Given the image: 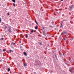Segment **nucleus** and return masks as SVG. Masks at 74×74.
I'll return each mask as SVG.
<instances>
[{"mask_svg": "<svg viewBox=\"0 0 74 74\" xmlns=\"http://www.w3.org/2000/svg\"><path fill=\"white\" fill-rule=\"evenodd\" d=\"M9 29H7V30H8V33H11V27L9 28Z\"/></svg>", "mask_w": 74, "mask_h": 74, "instance_id": "nucleus-1", "label": "nucleus"}, {"mask_svg": "<svg viewBox=\"0 0 74 74\" xmlns=\"http://www.w3.org/2000/svg\"><path fill=\"white\" fill-rule=\"evenodd\" d=\"M69 71L72 73H73L74 72V71H73V68H70L69 69Z\"/></svg>", "mask_w": 74, "mask_h": 74, "instance_id": "nucleus-2", "label": "nucleus"}, {"mask_svg": "<svg viewBox=\"0 0 74 74\" xmlns=\"http://www.w3.org/2000/svg\"><path fill=\"white\" fill-rule=\"evenodd\" d=\"M11 45H12H12H15V43L12 42Z\"/></svg>", "mask_w": 74, "mask_h": 74, "instance_id": "nucleus-3", "label": "nucleus"}, {"mask_svg": "<svg viewBox=\"0 0 74 74\" xmlns=\"http://www.w3.org/2000/svg\"><path fill=\"white\" fill-rule=\"evenodd\" d=\"M73 5H71V6H69V8H70L71 10L72 9V8H73Z\"/></svg>", "mask_w": 74, "mask_h": 74, "instance_id": "nucleus-4", "label": "nucleus"}, {"mask_svg": "<svg viewBox=\"0 0 74 74\" xmlns=\"http://www.w3.org/2000/svg\"><path fill=\"white\" fill-rule=\"evenodd\" d=\"M33 29H32L31 31V32H30V34H32V33H33Z\"/></svg>", "mask_w": 74, "mask_h": 74, "instance_id": "nucleus-5", "label": "nucleus"}, {"mask_svg": "<svg viewBox=\"0 0 74 74\" xmlns=\"http://www.w3.org/2000/svg\"><path fill=\"white\" fill-rule=\"evenodd\" d=\"M60 24H61V25L60 27H62L63 26V25H62V23H61Z\"/></svg>", "mask_w": 74, "mask_h": 74, "instance_id": "nucleus-6", "label": "nucleus"}, {"mask_svg": "<svg viewBox=\"0 0 74 74\" xmlns=\"http://www.w3.org/2000/svg\"><path fill=\"white\" fill-rule=\"evenodd\" d=\"M35 29H38V26H36L35 27Z\"/></svg>", "mask_w": 74, "mask_h": 74, "instance_id": "nucleus-7", "label": "nucleus"}, {"mask_svg": "<svg viewBox=\"0 0 74 74\" xmlns=\"http://www.w3.org/2000/svg\"><path fill=\"white\" fill-rule=\"evenodd\" d=\"M35 23H36V24H37V25H38V23H37V21H36V20H35Z\"/></svg>", "mask_w": 74, "mask_h": 74, "instance_id": "nucleus-8", "label": "nucleus"}, {"mask_svg": "<svg viewBox=\"0 0 74 74\" xmlns=\"http://www.w3.org/2000/svg\"><path fill=\"white\" fill-rule=\"evenodd\" d=\"M43 35H45V32H43Z\"/></svg>", "mask_w": 74, "mask_h": 74, "instance_id": "nucleus-9", "label": "nucleus"}, {"mask_svg": "<svg viewBox=\"0 0 74 74\" xmlns=\"http://www.w3.org/2000/svg\"><path fill=\"white\" fill-rule=\"evenodd\" d=\"M12 1H13V2H14V3H15V0H12Z\"/></svg>", "mask_w": 74, "mask_h": 74, "instance_id": "nucleus-10", "label": "nucleus"}, {"mask_svg": "<svg viewBox=\"0 0 74 74\" xmlns=\"http://www.w3.org/2000/svg\"><path fill=\"white\" fill-rule=\"evenodd\" d=\"M8 71H10V69L8 68Z\"/></svg>", "mask_w": 74, "mask_h": 74, "instance_id": "nucleus-11", "label": "nucleus"}, {"mask_svg": "<svg viewBox=\"0 0 74 74\" xmlns=\"http://www.w3.org/2000/svg\"><path fill=\"white\" fill-rule=\"evenodd\" d=\"M24 66H26V64H24Z\"/></svg>", "mask_w": 74, "mask_h": 74, "instance_id": "nucleus-12", "label": "nucleus"}, {"mask_svg": "<svg viewBox=\"0 0 74 74\" xmlns=\"http://www.w3.org/2000/svg\"><path fill=\"white\" fill-rule=\"evenodd\" d=\"M63 34H66V32H62Z\"/></svg>", "mask_w": 74, "mask_h": 74, "instance_id": "nucleus-13", "label": "nucleus"}, {"mask_svg": "<svg viewBox=\"0 0 74 74\" xmlns=\"http://www.w3.org/2000/svg\"><path fill=\"white\" fill-rule=\"evenodd\" d=\"M25 37L26 38H27L28 36H27V34H26L25 35Z\"/></svg>", "mask_w": 74, "mask_h": 74, "instance_id": "nucleus-14", "label": "nucleus"}, {"mask_svg": "<svg viewBox=\"0 0 74 74\" xmlns=\"http://www.w3.org/2000/svg\"><path fill=\"white\" fill-rule=\"evenodd\" d=\"M24 54L25 55H26V52H24Z\"/></svg>", "mask_w": 74, "mask_h": 74, "instance_id": "nucleus-15", "label": "nucleus"}, {"mask_svg": "<svg viewBox=\"0 0 74 74\" xmlns=\"http://www.w3.org/2000/svg\"><path fill=\"white\" fill-rule=\"evenodd\" d=\"M13 6H15V4L14 3H13Z\"/></svg>", "mask_w": 74, "mask_h": 74, "instance_id": "nucleus-16", "label": "nucleus"}, {"mask_svg": "<svg viewBox=\"0 0 74 74\" xmlns=\"http://www.w3.org/2000/svg\"><path fill=\"white\" fill-rule=\"evenodd\" d=\"M6 51V50L5 49H4L3 50V51H4V52H5V51Z\"/></svg>", "mask_w": 74, "mask_h": 74, "instance_id": "nucleus-17", "label": "nucleus"}, {"mask_svg": "<svg viewBox=\"0 0 74 74\" xmlns=\"http://www.w3.org/2000/svg\"><path fill=\"white\" fill-rule=\"evenodd\" d=\"M55 57H56V59H57V57H56V55H55Z\"/></svg>", "mask_w": 74, "mask_h": 74, "instance_id": "nucleus-18", "label": "nucleus"}, {"mask_svg": "<svg viewBox=\"0 0 74 74\" xmlns=\"http://www.w3.org/2000/svg\"><path fill=\"white\" fill-rule=\"evenodd\" d=\"M7 15H10V13H7Z\"/></svg>", "mask_w": 74, "mask_h": 74, "instance_id": "nucleus-19", "label": "nucleus"}, {"mask_svg": "<svg viewBox=\"0 0 74 74\" xmlns=\"http://www.w3.org/2000/svg\"><path fill=\"white\" fill-rule=\"evenodd\" d=\"M10 52H12V50H10Z\"/></svg>", "mask_w": 74, "mask_h": 74, "instance_id": "nucleus-20", "label": "nucleus"}, {"mask_svg": "<svg viewBox=\"0 0 74 74\" xmlns=\"http://www.w3.org/2000/svg\"><path fill=\"white\" fill-rule=\"evenodd\" d=\"M7 27L6 26L5 27V29H7Z\"/></svg>", "mask_w": 74, "mask_h": 74, "instance_id": "nucleus-21", "label": "nucleus"}, {"mask_svg": "<svg viewBox=\"0 0 74 74\" xmlns=\"http://www.w3.org/2000/svg\"><path fill=\"white\" fill-rule=\"evenodd\" d=\"M1 18H0V22H1Z\"/></svg>", "mask_w": 74, "mask_h": 74, "instance_id": "nucleus-22", "label": "nucleus"}, {"mask_svg": "<svg viewBox=\"0 0 74 74\" xmlns=\"http://www.w3.org/2000/svg\"><path fill=\"white\" fill-rule=\"evenodd\" d=\"M39 44H40V45H41V43L40 42H39Z\"/></svg>", "mask_w": 74, "mask_h": 74, "instance_id": "nucleus-23", "label": "nucleus"}, {"mask_svg": "<svg viewBox=\"0 0 74 74\" xmlns=\"http://www.w3.org/2000/svg\"><path fill=\"white\" fill-rule=\"evenodd\" d=\"M3 39H4V38H1V40H3Z\"/></svg>", "mask_w": 74, "mask_h": 74, "instance_id": "nucleus-24", "label": "nucleus"}, {"mask_svg": "<svg viewBox=\"0 0 74 74\" xmlns=\"http://www.w3.org/2000/svg\"><path fill=\"white\" fill-rule=\"evenodd\" d=\"M60 55H62V54L61 53H60Z\"/></svg>", "mask_w": 74, "mask_h": 74, "instance_id": "nucleus-25", "label": "nucleus"}, {"mask_svg": "<svg viewBox=\"0 0 74 74\" xmlns=\"http://www.w3.org/2000/svg\"><path fill=\"white\" fill-rule=\"evenodd\" d=\"M65 36H66V37H67V35H65Z\"/></svg>", "mask_w": 74, "mask_h": 74, "instance_id": "nucleus-26", "label": "nucleus"}, {"mask_svg": "<svg viewBox=\"0 0 74 74\" xmlns=\"http://www.w3.org/2000/svg\"><path fill=\"white\" fill-rule=\"evenodd\" d=\"M49 27H52V26H50Z\"/></svg>", "mask_w": 74, "mask_h": 74, "instance_id": "nucleus-27", "label": "nucleus"}, {"mask_svg": "<svg viewBox=\"0 0 74 74\" xmlns=\"http://www.w3.org/2000/svg\"><path fill=\"white\" fill-rule=\"evenodd\" d=\"M4 26H5V27H6V26H5V25H4Z\"/></svg>", "mask_w": 74, "mask_h": 74, "instance_id": "nucleus-28", "label": "nucleus"}, {"mask_svg": "<svg viewBox=\"0 0 74 74\" xmlns=\"http://www.w3.org/2000/svg\"><path fill=\"white\" fill-rule=\"evenodd\" d=\"M1 52H3V50H1Z\"/></svg>", "mask_w": 74, "mask_h": 74, "instance_id": "nucleus-29", "label": "nucleus"}, {"mask_svg": "<svg viewBox=\"0 0 74 74\" xmlns=\"http://www.w3.org/2000/svg\"><path fill=\"white\" fill-rule=\"evenodd\" d=\"M34 74H36V72H34Z\"/></svg>", "mask_w": 74, "mask_h": 74, "instance_id": "nucleus-30", "label": "nucleus"}, {"mask_svg": "<svg viewBox=\"0 0 74 74\" xmlns=\"http://www.w3.org/2000/svg\"><path fill=\"white\" fill-rule=\"evenodd\" d=\"M61 1H63V0H60Z\"/></svg>", "mask_w": 74, "mask_h": 74, "instance_id": "nucleus-31", "label": "nucleus"}, {"mask_svg": "<svg viewBox=\"0 0 74 74\" xmlns=\"http://www.w3.org/2000/svg\"><path fill=\"white\" fill-rule=\"evenodd\" d=\"M15 11H16V10L15 9Z\"/></svg>", "mask_w": 74, "mask_h": 74, "instance_id": "nucleus-32", "label": "nucleus"}, {"mask_svg": "<svg viewBox=\"0 0 74 74\" xmlns=\"http://www.w3.org/2000/svg\"><path fill=\"white\" fill-rule=\"evenodd\" d=\"M64 55V54L63 53V55Z\"/></svg>", "mask_w": 74, "mask_h": 74, "instance_id": "nucleus-33", "label": "nucleus"}, {"mask_svg": "<svg viewBox=\"0 0 74 74\" xmlns=\"http://www.w3.org/2000/svg\"><path fill=\"white\" fill-rule=\"evenodd\" d=\"M64 40H66V39H65V38H64Z\"/></svg>", "mask_w": 74, "mask_h": 74, "instance_id": "nucleus-34", "label": "nucleus"}, {"mask_svg": "<svg viewBox=\"0 0 74 74\" xmlns=\"http://www.w3.org/2000/svg\"><path fill=\"white\" fill-rule=\"evenodd\" d=\"M72 40H73V38H72Z\"/></svg>", "mask_w": 74, "mask_h": 74, "instance_id": "nucleus-35", "label": "nucleus"}, {"mask_svg": "<svg viewBox=\"0 0 74 74\" xmlns=\"http://www.w3.org/2000/svg\"><path fill=\"white\" fill-rule=\"evenodd\" d=\"M48 46H49V45H48Z\"/></svg>", "mask_w": 74, "mask_h": 74, "instance_id": "nucleus-36", "label": "nucleus"}, {"mask_svg": "<svg viewBox=\"0 0 74 74\" xmlns=\"http://www.w3.org/2000/svg\"><path fill=\"white\" fill-rule=\"evenodd\" d=\"M20 43H21V42H20Z\"/></svg>", "mask_w": 74, "mask_h": 74, "instance_id": "nucleus-37", "label": "nucleus"}, {"mask_svg": "<svg viewBox=\"0 0 74 74\" xmlns=\"http://www.w3.org/2000/svg\"><path fill=\"white\" fill-rule=\"evenodd\" d=\"M0 61H1V60H0Z\"/></svg>", "mask_w": 74, "mask_h": 74, "instance_id": "nucleus-38", "label": "nucleus"}, {"mask_svg": "<svg viewBox=\"0 0 74 74\" xmlns=\"http://www.w3.org/2000/svg\"><path fill=\"white\" fill-rule=\"evenodd\" d=\"M64 21V20L63 21Z\"/></svg>", "mask_w": 74, "mask_h": 74, "instance_id": "nucleus-39", "label": "nucleus"}, {"mask_svg": "<svg viewBox=\"0 0 74 74\" xmlns=\"http://www.w3.org/2000/svg\"><path fill=\"white\" fill-rule=\"evenodd\" d=\"M66 64H67V63H66Z\"/></svg>", "mask_w": 74, "mask_h": 74, "instance_id": "nucleus-40", "label": "nucleus"}]
</instances>
